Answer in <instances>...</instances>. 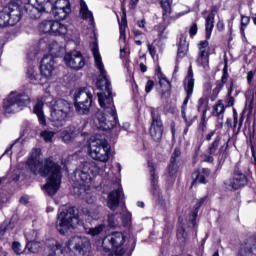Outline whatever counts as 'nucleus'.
Segmentation results:
<instances>
[{
    "instance_id": "nucleus-44",
    "label": "nucleus",
    "mask_w": 256,
    "mask_h": 256,
    "mask_svg": "<svg viewBox=\"0 0 256 256\" xmlns=\"http://www.w3.org/2000/svg\"><path fill=\"white\" fill-rule=\"evenodd\" d=\"M41 137L44 139L45 143H51L55 137L54 131L44 130L41 132Z\"/></svg>"
},
{
    "instance_id": "nucleus-12",
    "label": "nucleus",
    "mask_w": 256,
    "mask_h": 256,
    "mask_svg": "<svg viewBox=\"0 0 256 256\" xmlns=\"http://www.w3.org/2000/svg\"><path fill=\"white\" fill-rule=\"evenodd\" d=\"M49 3V0H28L26 6V13L30 19H40L41 15L45 13V4Z\"/></svg>"
},
{
    "instance_id": "nucleus-19",
    "label": "nucleus",
    "mask_w": 256,
    "mask_h": 256,
    "mask_svg": "<svg viewBox=\"0 0 256 256\" xmlns=\"http://www.w3.org/2000/svg\"><path fill=\"white\" fill-rule=\"evenodd\" d=\"M87 125V122L83 121L80 123V126L76 128L75 126H69L67 127L62 133L61 138L63 143H71L73 139H75L83 129H85V126Z\"/></svg>"
},
{
    "instance_id": "nucleus-14",
    "label": "nucleus",
    "mask_w": 256,
    "mask_h": 256,
    "mask_svg": "<svg viewBox=\"0 0 256 256\" xmlns=\"http://www.w3.org/2000/svg\"><path fill=\"white\" fill-rule=\"evenodd\" d=\"M151 117L152 124L150 128V135L153 141L157 142L160 139H163V122L161 121V116H159V113L155 109L151 110Z\"/></svg>"
},
{
    "instance_id": "nucleus-35",
    "label": "nucleus",
    "mask_w": 256,
    "mask_h": 256,
    "mask_svg": "<svg viewBox=\"0 0 256 256\" xmlns=\"http://www.w3.org/2000/svg\"><path fill=\"white\" fill-rule=\"evenodd\" d=\"M215 23V16L213 14H209L206 18V39H211V33L213 32V27Z\"/></svg>"
},
{
    "instance_id": "nucleus-58",
    "label": "nucleus",
    "mask_w": 256,
    "mask_h": 256,
    "mask_svg": "<svg viewBox=\"0 0 256 256\" xmlns=\"http://www.w3.org/2000/svg\"><path fill=\"white\" fill-rule=\"evenodd\" d=\"M112 193H123V187L121 186V183L117 182L114 184V190Z\"/></svg>"
},
{
    "instance_id": "nucleus-9",
    "label": "nucleus",
    "mask_w": 256,
    "mask_h": 256,
    "mask_svg": "<svg viewBox=\"0 0 256 256\" xmlns=\"http://www.w3.org/2000/svg\"><path fill=\"white\" fill-rule=\"evenodd\" d=\"M21 21V9L17 5H9L0 11V27H13Z\"/></svg>"
},
{
    "instance_id": "nucleus-46",
    "label": "nucleus",
    "mask_w": 256,
    "mask_h": 256,
    "mask_svg": "<svg viewBox=\"0 0 256 256\" xmlns=\"http://www.w3.org/2000/svg\"><path fill=\"white\" fill-rule=\"evenodd\" d=\"M242 125H243V117H241L238 122L237 116H234L233 131L234 133H236V135L239 134V132L241 131Z\"/></svg>"
},
{
    "instance_id": "nucleus-51",
    "label": "nucleus",
    "mask_w": 256,
    "mask_h": 256,
    "mask_svg": "<svg viewBox=\"0 0 256 256\" xmlns=\"http://www.w3.org/2000/svg\"><path fill=\"white\" fill-rule=\"evenodd\" d=\"M255 74H256V70H251L247 73L246 79H247V83H248V85H250V87H253L255 85L253 82Z\"/></svg>"
},
{
    "instance_id": "nucleus-63",
    "label": "nucleus",
    "mask_w": 256,
    "mask_h": 256,
    "mask_svg": "<svg viewBox=\"0 0 256 256\" xmlns=\"http://www.w3.org/2000/svg\"><path fill=\"white\" fill-rule=\"evenodd\" d=\"M215 130H211L207 135H206V141H211L213 137H215Z\"/></svg>"
},
{
    "instance_id": "nucleus-40",
    "label": "nucleus",
    "mask_w": 256,
    "mask_h": 256,
    "mask_svg": "<svg viewBox=\"0 0 256 256\" xmlns=\"http://www.w3.org/2000/svg\"><path fill=\"white\" fill-rule=\"evenodd\" d=\"M187 51H189V44L185 40H181L178 46V54L177 56L180 59H183L185 55H187Z\"/></svg>"
},
{
    "instance_id": "nucleus-10",
    "label": "nucleus",
    "mask_w": 256,
    "mask_h": 256,
    "mask_svg": "<svg viewBox=\"0 0 256 256\" xmlns=\"http://www.w3.org/2000/svg\"><path fill=\"white\" fill-rule=\"evenodd\" d=\"M123 243H125V235H123L121 232H113L103 239L102 247L105 253H109V251L119 249Z\"/></svg>"
},
{
    "instance_id": "nucleus-37",
    "label": "nucleus",
    "mask_w": 256,
    "mask_h": 256,
    "mask_svg": "<svg viewBox=\"0 0 256 256\" xmlns=\"http://www.w3.org/2000/svg\"><path fill=\"white\" fill-rule=\"evenodd\" d=\"M39 30L41 33H52L53 31V20H44L39 25Z\"/></svg>"
},
{
    "instance_id": "nucleus-39",
    "label": "nucleus",
    "mask_w": 256,
    "mask_h": 256,
    "mask_svg": "<svg viewBox=\"0 0 256 256\" xmlns=\"http://www.w3.org/2000/svg\"><path fill=\"white\" fill-rule=\"evenodd\" d=\"M133 35H134L135 44L138 46L143 45V41H145V39H147V36L145 35V33L141 32L140 30H137V29L133 30Z\"/></svg>"
},
{
    "instance_id": "nucleus-29",
    "label": "nucleus",
    "mask_w": 256,
    "mask_h": 256,
    "mask_svg": "<svg viewBox=\"0 0 256 256\" xmlns=\"http://www.w3.org/2000/svg\"><path fill=\"white\" fill-rule=\"evenodd\" d=\"M67 34V26L59 21H53L51 35L61 36Z\"/></svg>"
},
{
    "instance_id": "nucleus-45",
    "label": "nucleus",
    "mask_w": 256,
    "mask_h": 256,
    "mask_svg": "<svg viewBox=\"0 0 256 256\" xmlns=\"http://www.w3.org/2000/svg\"><path fill=\"white\" fill-rule=\"evenodd\" d=\"M53 7L56 9H71L69 0H56Z\"/></svg>"
},
{
    "instance_id": "nucleus-17",
    "label": "nucleus",
    "mask_w": 256,
    "mask_h": 256,
    "mask_svg": "<svg viewBox=\"0 0 256 256\" xmlns=\"http://www.w3.org/2000/svg\"><path fill=\"white\" fill-rule=\"evenodd\" d=\"M198 58L196 63L199 67H203L205 71L209 69V41L203 40L198 44Z\"/></svg>"
},
{
    "instance_id": "nucleus-13",
    "label": "nucleus",
    "mask_w": 256,
    "mask_h": 256,
    "mask_svg": "<svg viewBox=\"0 0 256 256\" xmlns=\"http://www.w3.org/2000/svg\"><path fill=\"white\" fill-rule=\"evenodd\" d=\"M68 249H75L78 255L85 256L91 249V242H89L87 238L74 236L68 241Z\"/></svg>"
},
{
    "instance_id": "nucleus-38",
    "label": "nucleus",
    "mask_w": 256,
    "mask_h": 256,
    "mask_svg": "<svg viewBox=\"0 0 256 256\" xmlns=\"http://www.w3.org/2000/svg\"><path fill=\"white\" fill-rule=\"evenodd\" d=\"M27 76L35 85L41 83V81L39 80V74L37 73V70L35 69V67L28 68Z\"/></svg>"
},
{
    "instance_id": "nucleus-64",
    "label": "nucleus",
    "mask_w": 256,
    "mask_h": 256,
    "mask_svg": "<svg viewBox=\"0 0 256 256\" xmlns=\"http://www.w3.org/2000/svg\"><path fill=\"white\" fill-rule=\"evenodd\" d=\"M218 31H223V29H225V24H223L222 21H219L216 25Z\"/></svg>"
},
{
    "instance_id": "nucleus-59",
    "label": "nucleus",
    "mask_w": 256,
    "mask_h": 256,
    "mask_svg": "<svg viewBox=\"0 0 256 256\" xmlns=\"http://www.w3.org/2000/svg\"><path fill=\"white\" fill-rule=\"evenodd\" d=\"M147 47L151 57H155V55H157V50L155 49L153 44H148Z\"/></svg>"
},
{
    "instance_id": "nucleus-23",
    "label": "nucleus",
    "mask_w": 256,
    "mask_h": 256,
    "mask_svg": "<svg viewBox=\"0 0 256 256\" xmlns=\"http://www.w3.org/2000/svg\"><path fill=\"white\" fill-rule=\"evenodd\" d=\"M253 251H256V238L251 237L248 238L244 244H242L241 249H240V255L242 256H247L251 255Z\"/></svg>"
},
{
    "instance_id": "nucleus-60",
    "label": "nucleus",
    "mask_w": 256,
    "mask_h": 256,
    "mask_svg": "<svg viewBox=\"0 0 256 256\" xmlns=\"http://www.w3.org/2000/svg\"><path fill=\"white\" fill-rule=\"evenodd\" d=\"M197 31H198L197 24L194 23V24L190 27V35H192V36L197 35Z\"/></svg>"
},
{
    "instance_id": "nucleus-56",
    "label": "nucleus",
    "mask_w": 256,
    "mask_h": 256,
    "mask_svg": "<svg viewBox=\"0 0 256 256\" xmlns=\"http://www.w3.org/2000/svg\"><path fill=\"white\" fill-rule=\"evenodd\" d=\"M153 87H155V83L152 80H149L145 86L146 93H151V91H153Z\"/></svg>"
},
{
    "instance_id": "nucleus-2",
    "label": "nucleus",
    "mask_w": 256,
    "mask_h": 256,
    "mask_svg": "<svg viewBox=\"0 0 256 256\" xmlns=\"http://www.w3.org/2000/svg\"><path fill=\"white\" fill-rule=\"evenodd\" d=\"M40 155L41 149L34 148L27 161V167L34 175L39 174L42 177H48V182L42 188V191L57 193L61 187V166L49 159L45 161L43 166Z\"/></svg>"
},
{
    "instance_id": "nucleus-57",
    "label": "nucleus",
    "mask_w": 256,
    "mask_h": 256,
    "mask_svg": "<svg viewBox=\"0 0 256 256\" xmlns=\"http://www.w3.org/2000/svg\"><path fill=\"white\" fill-rule=\"evenodd\" d=\"M235 105V98L233 96H227L226 107H233Z\"/></svg>"
},
{
    "instance_id": "nucleus-43",
    "label": "nucleus",
    "mask_w": 256,
    "mask_h": 256,
    "mask_svg": "<svg viewBox=\"0 0 256 256\" xmlns=\"http://www.w3.org/2000/svg\"><path fill=\"white\" fill-rule=\"evenodd\" d=\"M103 231H105V224H100L94 228H90L88 230V234L92 235V237H95L97 235H101V233H103Z\"/></svg>"
},
{
    "instance_id": "nucleus-24",
    "label": "nucleus",
    "mask_w": 256,
    "mask_h": 256,
    "mask_svg": "<svg viewBox=\"0 0 256 256\" xmlns=\"http://www.w3.org/2000/svg\"><path fill=\"white\" fill-rule=\"evenodd\" d=\"M210 173L209 169L202 168L192 174V179H194V183H207V177H209Z\"/></svg>"
},
{
    "instance_id": "nucleus-22",
    "label": "nucleus",
    "mask_w": 256,
    "mask_h": 256,
    "mask_svg": "<svg viewBox=\"0 0 256 256\" xmlns=\"http://www.w3.org/2000/svg\"><path fill=\"white\" fill-rule=\"evenodd\" d=\"M75 103H93V96L87 88L77 90L74 94Z\"/></svg>"
},
{
    "instance_id": "nucleus-11",
    "label": "nucleus",
    "mask_w": 256,
    "mask_h": 256,
    "mask_svg": "<svg viewBox=\"0 0 256 256\" xmlns=\"http://www.w3.org/2000/svg\"><path fill=\"white\" fill-rule=\"evenodd\" d=\"M160 5L163 9V20L165 23H173V21H177V19H181V17L187 15V13L191 12V9L188 6H184V11L176 13L171 16V0H160Z\"/></svg>"
},
{
    "instance_id": "nucleus-28",
    "label": "nucleus",
    "mask_w": 256,
    "mask_h": 256,
    "mask_svg": "<svg viewBox=\"0 0 256 256\" xmlns=\"http://www.w3.org/2000/svg\"><path fill=\"white\" fill-rule=\"evenodd\" d=\"M121 201V194L119 193H110L108 196V202L107 205L109 209L112 211L117 210L119 207V202Z\"/></svg>"
},
{
    "instance_id": "nucleus-20",
    "label": "nucleus",
    "mask_w": 256,
    "mask_h": 256,
    "mask_svg": "<svg viewBox=\"0 0 256 256\" xmlns=\"http://www.w3.org/2000/svg\"><path fill=\"white\" fill-rule=\"evenodd\" d=\"M179 157H181V150L175 149L168 166V176L170 177V183H175V175H177V171L179 170V167H181Z\"/></svg>"
},
{
    "instance_id": "nucleus-53",
    "label": "nucleus",
    "mask_w": 256,
    "mask_h": 256,
    "mask_svg": "<svg viewBox=\"0 0 256 256\" xmlns=\"http://www.w3.org/2000/svg\"><path fill=\"white\" fill-rule=\"evenodd\" d=\"M229 148V139H227L226 141H224V143L220 146L219 148V155H224L225 153H227V149Z\"/></svg>"
},
{
    "instance_id": "nucleus-15",
    "label": "nucleus",
    "mask_w": 256,
    "mask_h": 256,
    "mask_svg": "<svg viewBox=\"0 0 256 256\" xmlns=\"http://www.w3.org/2000/svg\"><path fill=\"white\" fill-rule=\"evenodd\" d=\"M64 61L67 67L74 71H81L85 67V58L79 51H73L64 56Z\"/></svg>"
},
{
    "instance_id": "nucleus-1",
    "label": "nucleus",
    "mask_w": 256,
    "mask_h": 256,
    "mask_svg": "<svg viewBox=\"0 0 256 256\" xmlns=\"http://www.w3.org/2000/svg\"><path fill=\"white\" fill-rule=\"evenodd\" d=\"M96 69H98L100 75L96 82V87L104 93H98V101L103 111H98L92 118L93 125L96 129H102V131H109L113 127L117 126V111L115 110V104H113V94H111V82L107 79V72L105 71V65L101 59L99 53V46L97 43L92 44L91 48Z\"/></svg>"
},
{
    "instance_id": "nucleus-52",
    "label": "nucleus",
    "mask_w": 256,
    "mask_h": 256,
    "mask_svg": "<svg viewBox=\"0 0 256 256\" xmlns=\"http://www.w3.org/2000/svg\"><path fill=\"white\" fill-rule=\"evenodd\" d=\"M51 199H53L55 205H59L61 203V199H63V195L57 193H49L48 194Z\"/></svg>"
},
{
    "instance_id": "nucleus-26",
    "label": "nucleus",
    "mask_w": 256,
    "mask_h": 256,
    "mask_svg": "<svg viewBox=\"0 0 256 256\" xmlns=\"http://www.w3.org/2000/svg\"><path fill=\"white\" fill-rule=\"evenodd\" d=\"M33 111H34L35 115H37L40 125L45 127V125H47V119L45 118V113H43V101L42 100L37 101L36 105L34 106Z\"/></svg>"
},
{
    "instance_id": "nucleus-49",
    "label": "nucleus",
    "mask_w": 256,
    "mask_h": 256,
    "mask_svg": "<svg viewBox=\"0 0 256 256\" xmlns=\"http://www.w3.org/2000/svg\"><path fill=\"white\" fill-rule=\"evenodd\" d=\"M205 203V198H202L198 204H196V209L193 212V218H192V225H195V219H197V213H199V209H201V206Z\"/></svg>"
},
{
    "instance_id": "nucleus-48",
    "label": "nucleus",
    "mask_w": 256,
    "mask_h": 256,
    "mask_svg": "<svg viewBox=\"0 0 256 256\" xmlns=\"http://www.w3.org/2000/svg\"><path fill=\"white\" fill-rule=\"evenodd\" d=\"M177 238L181 243H185V241H187V232H185V228L178 229Z\"/></svg>"
},
{
    "instance_id": "nucleus-34",
    "label": "nucleus",
    "mask_w": 256,
    "mask_h": 256,
    "mask_svg": "<svg viewBox=\"0 0 256 256\" xmlns=\"http://www.w3.org/2000/svg\"><path fill=\"white\" fill-rule=\"evenodd\" d=\"M63 253V244L61 242L54 241L49 245V254L48 256H57Z\"/></svg>"
},
{
    "instance_id": "nucleus-4",
    "label": "nucleus",
    "mask_w": 256,
    "mask_h": 256,
    "mask_svg": "<svg viewBox=\"0 0 256 256\" xmlns=\"http://www.w3.org/2000/svg\"><path fill=\"white\" fill-rule=\"evenodd\" d=\"M50 109V121L53 127H64L71 119L73 104L64 99L52 100L48 102Z\"/></svg>"
},
{
    "instance_id": "nucleus-33",
    "label": "nucleus",
    "mask_w": 256,
    "mask_h": 256,
    "mask_svg": "<svg viewBox=\"0 0 256 256\" xmlns=\"http://www.w3.org/2000/svg\"><path fill=\"white\" fill-rule=\"evenodd\" d=\"M148 167L150 169L152 191L157 192L159 191V186H157V176L155 175V164L151 161H148Z\"/></svg>"
},
{
    "instance_id": "nucleus-32",
    "label": "nucleus",
    "mask_w": 256,
    "mask_h": 256,
    "mask_svg": "<svg viewBox=\"0 0 256 256\" xmlns=\"http://www.w3.org/2000/svg\"><path fill=\"white\" fill-rule=\"evenodd\" d=\"M157 78L159 79L160 87L162 88V94L169 93L171 91V83L167 80V77L161 72L157 73Z\"/></svg>"
},
{
    "instance_id": "nucleus-7",
    "label": "nucleus",
    "mask_w": 256,
    "mask_h": 256,
    "mask_svg": "<svg viewBox=\"0 0 256 256\" xmlns=\"http://www.w3.org/2000/svg\"><path fill=\"white\" fill-rule=\"evenodd\" d=\"M79 223V217L75 214V208L71 207L58 215L56 229L61 235H65L69 229H75Z\"/></svg>"
},
{
    "instance_id": "nucleus-42",
    "label": "nucleus",
    "mask_w": 256,
    "mask_h": 256,
    "mask_svg": "<svg viewBox=\"0 0 256 256\" xmlns=\"http://www.w3.org/2000/svg\"><path fill=\"white\" fill-rule=\"evenodd\" d=\"M228 80H229V72H228L227 64H225V66L223 68V74L221 77V84H218L216 89L221 91V89H223V87H225V84L227 83Z\"/></svg>"
},
{
    "instance_id": "nucleus-50",
    "label": "nucleus",
    "mask_w": 256,
    "mask_h": 256,
    "mask_svg": "<svg viewBox=\"0 0 256 256\" xmlns=\"http://www.w3.org/2000/svg\"><path fill=\"white\" fill-rule=\"evenodd\" d=\"M26 247L28 248V251H30V253H37V251L39 250V243L28 242Z\"/></svg>"
},
{
    "instance_id": "nucleus-47",
    "label": "nucleus",
    "mask_w": 256,
    "mask_h": 256,
    "mask_svg": "<svg viewBox=\"0 0 256 256\" xmlns=\"http://www.w3.org/2000/svg\"><path fill=\"white\" fill-rule=\"evenodd\" d=\"M251 18L249 16H241V35H245V28L249 25Z\"/></svg>"
},
{
    "instance_id": "nucleus-21",
    "label": "nucleus",
    "mask_w": 256,
    "mask_h": 256,
    "mask_svg": "<svg viewBox=\"0 0 256 256\" xmlns=\"http://www.w3.org/2000/svg\"><path fill=\"white\" fill-rule=\"evenodd\" d=\"M39 47L42 51H49L52 57H59V53L63 50V47L56 41H49L48 38H43L39 41Z\"/></svg>"
},
{
    "instance_id": "nucleus-6",
    "label": "nucleus",
    "mask_w": 256,
    "mask_h": 256,
    "mask_svg": "<svg viewBox=\"0 0 256 256\" xmlns=\"http://www.w3.org/2000/svg\"><path fill=\"white\" fill-rule=\"evenodd\" d=\"M88 153L94 161L107 163L111 159V144L106 139H95L90 142Z\"/></svg>"
},
{
    "instance_id": "nucleus-54",
    "label": "nucleus",
    "mask_w": 256,
    "mask_h": 256,
    "mask_svg": "<svg viewBox=\"0 0 256 256\" xmlns=\"http://www.w3.org/2000/svg\"><path fill=\"white\" fill-rule=\"evenodd\" d=\"M205 107H207V99L202 97L198 100V111H205Z\"/></svg>"
},
{
    "instance_id": "nucleus-3",
    "label": "nucleus",
    "mask_w": 256,
    "mask_h": 256,
    "mask_svg": "<svg viewBox=\"0 0 256 256\" xmlns=\"http://www.w3.org/2000/svg\"><path fill=\"white\" fill-rule=\"evenodd\" d=\"M103 167H106V165L100 166L95 161L82 163L79 168L74 171V189L89 191V187L93 185L95 177L103 173Z\"/></svg>"
},
{
    "instance_id": "nucleus-25",
    "label": "nucleus",
    "mask_w": 256,
    "mask_h": 256,
    "mask_svg": "<svg viewBox=\"0 0 256 256\" xmlns=\"http://www.w3.org/2000/svg\"><path fill=\"white\" fill-rule=\"evenodd\" d=\"M127 29V10L122 6V17L121 22H119V31H120V41L125 43L127 39V35L125 34V30Z\"/></svg>"
},
{
    "instance_id": "nucleus-27",
    "label": "nucleus",
    "mask_w": 256,
    "mask_h": 256,
    "mask_svg": "<svg viewBox=\"0 0 256 256\" xmlns=\"http://www.w3.org/2000/svg\"><path fill=\"white\" fill-rule=\"evenodd\" d=\"M80 15L82 19H88L91 25L95 23V20L93 18V13L89 11V7H87V3H85L84 0H80Z\"/></svg>"
},
{
    "instance_id": "nucleus-5",
    "label": "nucleus",
    "mask_w": 256,
    "mask_h": 256,
    "mask_svg": "<svg viewBox=\"0 0 256 256\" xmlns=\"http://www.w3.org/2000/svg\"><path fill=\"white\" fill-rule=\"evenodd\" d=\"M193 89H195V79H193V67H189L187 76L184 79V91L186 93V98L181 107L182 118L186 123V127L183 130V135H187L189 133V127L193 125L195 119L187 118V103L191 99V95H193Z\"/></svg>"
},
{
    "instance_id": "nucleus-41",
    "label": "nucleus",
    "mask_w": 256,
    "mask_h": 256,
    "mask_svg": "<svg viewBox=\"0 0 256 256\" xmlns=\"http://www.w3.org/2000/svg\"><path fill=\"white\" fill-rule=\"evenodd\" d=\"M221 142V137L217 136L214 141L208 146V155H215L219 149V143Z\"/></svg>"
},
{
    "instance_id": "nucleus-62",
    "label": "nucleus",
    "mask_w": 256,
    "mask_h": 256,
    "mask_svg": "<svg viewBox=\"0 0 256 256\" xmlns=\"http://www.w3.org/2000/svg\"><path fill=\"white\" fill-rule=\"evenodd\" d=\"M145 25H147V22L145 21V19H142V20H138V21H137V26H138L140 29H145Z\"/></svg>"
},
{
    "instance_id": "nucleus-36",
    "label": "nucleus",
    "mask_w": 256,
    "mask_h": 256,
    "mask_svg": "<svg viewBox=\"0 0 256 256\" xmlns=\"http://www.w3.org/2000/svg\"><path fill=\"white\" fill-rule=\"evenodd\" d=\"M223 113H225V105H223V101H218V103L213 107L212 114L214 117H219L223 119Z\"/></svg>"
},
{
    "instance_id": "nucleus-8",
    "label": "nucleus",
    "mask_w": 256,
    "mask_h": 256,
    "mask_svg": "<svg viewBox=\"0 0 256 256\" xmlns=\"http://www.w3.org/2000/svg\"><path fill=\"white\" fill-rule=\"evenodd\" d=\"M31 103V98L25 92H11L7 100L4 101L3 108L6 113H17Z\"/></svg>"
},
{
    "instance_id": "nucleus-18",
    "label": "nucleus",
    "mask_w": 256,
    "mask_h": 256,
    "mask_svg": "<svg viewBox=\"0 0 256 256\" xmlns=\"http://www.w3.org/2000/svg\"><path fill=\"white\" fill-rule=\"evenodd\" d=\"M55 71V58L51 55H46L41 60L40 73L44 79H51Z\"/></svg>"
},
{
    "instance_id": "nucleus-61",
    "label": "nucleus",
    "mask_w": 256,
    "mask_h": 256,
    "mask_svg": "<svg viewBox=\"0 0 256 256\" xmlns=\"http://www.w3.org/2000/svg\"><path fill=\"white\" fill-rule=\"evenodd\" d=\"M19 201H20L21 205H27V203H29V196H27V195L22 196Z\"/></svg>"
},
{
    "instance_id": "nucleus-16",
    "label": "nucleus",
    "mask_w": 256,
    "mask_h": 256,
    "mask_svg": "<svg viewBox=\"0 0 256 256\" xmlns=\"http://www.w3.org/2000/svg\"><path fill=\"white\" fill-rule=\"evenodd\" d=\"M245 185H247V177L239 170L234 171L233 178L224 181V187L227 191H237Z\"/></svg>"
},
{
    "instance_id": "nucleus-31",
    "label": "nucleus",
    "mask_w": 256,
    "mask_h": 256,
    "mask_svg": "<svg viewBox=\"0 0 256 256\" xmlns=\"http://www.w3.org/2000/svg\"><path fill=\"white\" fill-rule=\"evenodd\" d=\"M52 13L55 17V19H58L59 21H64V19H67V15L71 13V8H52Z\"/></svg>"
},
{
    "instance_id": "nucleus-55",
    "label": "nucleus",
    "mask_w": 256,
    "mask_h": 256,
    "mask_svg": "<svg viewBox=\"0 0 256 256\" xmlns=\"http://www.w3.org/2000/svg\"><path fill=\"white\" fill-rule=\"evenodd\" d=\"M12 249L16 255H21L23 253V249H21V243L14 242L12 245Z\"/></svg>"
},
{
    "instance_id": "nucleus-30",
    "label": "nucleus",
    "mask_w": 256,
    "mask_h": 256,
    "mask_svg": "<svg viewBox=\"0 0 256 256\" xmlns=\"http://www.w3.org/2000/svg\"><path fill=\"white\" fill-rule=\"evenodd\" d=\"M92 102H75L74 107L78 115H88Z\"/></svg>"
}]
</instances>
